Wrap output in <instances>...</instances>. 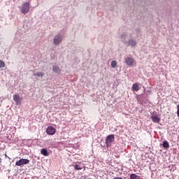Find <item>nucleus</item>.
<instances>
[{"label": "nucleus", "mask_w": 179, "mask_h": 179, "mask_svg": "<svg viewBox=\"0 0 179 179\" xmlns=\"http://www.w3.org/2000/svg\"><path fill=\"white\" fill-rule=\"evenodd\" d=\"M52 71L55 72V73H57V75L61 73V69L59 66L54 65L52 66Z\"/></svg>", "instance_id": "10"}, {"label": "nucleus", "mask_w": 179, "mask_h": 179, "mask_svg": "<svg viewBox=\"0 0 179 179\" xmlns=\"http://www.w3.org/2000/svg\"><path fill=\"white\" fill-rule=\"evenodd\" d=\"M121 39L124 45H128V41L127 40V35L124 33L121 35Z\"/></svg>", "instance_id": "12"}, {"label": "nucleus", "mask_w": 179, "mask_h": 179, "mask_svg": "<svg viewBox=\"0 0 179 179\" xmlns=\"http://www.w3.org/2000/svg\"><path fill=\"white\" fill-rule=\"evenodd\" d=\"M128 46H131V48H134V46H136L137 45V41L135 39H133L131 38V39L128 40Z\"/></svg>", "instance_id": "7"}, {"label": "nucleus", "mask_w": 179, "mask_h": 179, "mask_svg": "<svg viewBox=\"0 0 179 179\" xmlns=\"http://www.w3.org/2000/svg\"><path fill=\"white\" fill-rule=\"evenodd\" d=\"M33 76L34 77H43L44 73L43 72H34Z\"/></svg>", "instance_id": "13"}, {"label": "nucleus", "mask_w": 179, "mask_h": 179, "mask_svg": "<svg viewBox=\"0 0 179 179\" xmlns=\"http://www.w3.org/2000/svg\"><path fill=\"white\" fill-rule=\"evenodd\" d=\"M117 62L116 60H113L111 62V66L115 69L117 66Z\"/></svg>", "instance_id": "17"}, {"label": "nucleus", "mask_w": 179, "mask_h": 179, "mask_svg": "<svg viewBox=\"0 0 179 179\" xmlns=\"http://www.w3.org/2000/svg\"><path fill=\"white\" fill-rule=\"evenodd\" d=\"M13 101H15L16 104L20 105L22 103V98L19 96V94L13 95Z\"/></svg>", "instance_id": "6"}, {"label": "nucleus", "mask_w": 179, "mask_h": 179, "mask_svg": "<svg viewBox=\"0 0 179 179\" xmlns=\"http://www.w3.org/2000/svg\"><path fill=\"white\" fill-rule=\"evenodd\" d=\"M6 66V64L5 62H3V60H0V67L1 68H3Z\"/></svg>", "instance_id": "19"}, {"label": "nucleus", "mask_w": 179, "mask_h": 179, "mask_svg": "<svg viewBox=\"0 0 179 179\" xmlns=\"http://www.w3.org/2000/svg\"><path fill=\"white\" fill-rule=\"evenodd\" d=\"M29 163H30L29 159H27L26 158H21L19 161H17L15 162V166H24L26 164H29Z\"/></svg>", "instance_id": "4"}, {"label": "nucleus", "mask_w": 179, "mask_h": 179, "mask_svg": "<svg viewBox=\"0 0 179 179\" xmlns=\"http://www.w3.org/2000/svg\"><path fill=\"white\" fill-rule=\"evenodd\" d=\"M48 135H55L56 133V129L54 127H48L46 129Z\"/></svg>", "instance_id": "5"}, {"label": "nucleus", "mask_w": 179, "mask_h": 179, "mask_svg": "<svg viewBox=\"0 0 179 179\" xmlns=\"http://www.w3.org/2000/svg\"><path fill=\"white\" fill-rule=\"evenodd\" d=\"M125 63L127 64V65H129V66H131L133 65V64L134 63V59L127 57L125 59Z\"/></svg>", "instance_id": "8"}, {"label": "nucleus", "mask_w": 179, "mask_h": 179, "mask_svg": "<svg viewBox=\"0 0 179 179\" xmlns=\"http://www.w3.org/2000/svg\"><path fill=\"white\" fill-rule=\"evenodd\" d=\"M115 141V135L108 134L106 138V143L107 147H111L113 142Z\"/></svg>", "instance_id": "3"}, {"label": "nucleus", "mask_w": 179, "mask_h": 179, "mask_svg": "<svg viewBox=\"0 0 179 179\" xmlns=\"http://www.w3.org/2000/svg\"><path fill=\"white\" fill-rule=\"evenodd\" d=\"M21 13L27 14L30 10V3L29 2H24L20 7Z\"/></svg>", "instance_id": "2"}, {"label": "nucleus", "mask_w": 179, "mask_h": 179, "mask_svg": "<svg viewBox=\"0 0 179 179\" xmlns=\"http://www.w3.org/2000/svg\"><path fill=\"white\" fill-rule=\"evenodd\" d=\"M88 179H92V178H88Z\"/></svg>", "instance_id": "22"}, {"label": "nucleus", "mask_w": 179, "mask_h": 179, "mask_svg": "<svg viewBox=\"0 0 179 179\" xmlns=\"http://www.w3.org/2000/svg\"><path fill=\"white\" fill-rule=\"evenodd\" d=\"M41 154L43 155V156H48V155H49L47 149L41 150Z\"/></svg>", "instance_id": "16"}, {"label": "nucleus", "mask_w": 179, "mask_h": 179, "mask_svg": "<svg viewBox=\"0 0 179 179\" xmlns=\"http://www.w3.org/2000/svg\"><path fill=\"white\" fill-rule=\"evenodd\" d=\"M65 33H66V29L63 28L58 34L55 35L53 39V44L54 45H59L62 43V40L64 39V36Z\"/></svg>", "instance_id": "1"}, {"label": "nucleus", "mask_w": 179, "mask_h": 179, "mask_svg": "<svg viewBox=\"0 0 179 179\" xmlns=\"http://www.w3.org/2000/svg\"><path fill=\"white\" fill-rule=\"evenodd\" d=\"M162 146L166 149H168L169 148H170V144L169 142H167V141H164L162 143Z\"/></svg>", "instance_id": "15"}, {"label": "nucleus", "mask_w": 179, "mask_h": 179, "mask_svg": "<svg viewBox=\"0 0 179 179\" xmlns=\"http://www.w3.org/2000/svg\"><path fill=\"white\" fill-rule=\"evenodd\" d=\"M74 168L76 170H82L83 169L82 166H80V165H78V164H76L74 166Z\"/></svg>", "instance_id": "18"}, {"label": "nucleus", "mask_w": 179, "mask_h": 179, "mask_svg": "<svg viewBox=\"0 0 179 179\" xmlns=\"http://www.w3.org/2000/svg\"><path fill=\"white\" fill-rule=\"evenodd\" d=\"M131 89H133V91L138 92V91H139V90H141V87H139L138 83H135L131 86Z\"/></svg>", "instance_id": "11"}, {"label": "nucleus", "mask_w": 179, "mask_h": 179, "mask_svg": "<svg viewBox=\"0 0 179 179\" xmlns=\"http://www.w3.org/2000/svg\"><path fill=\"white\" fill-rule=\"evenodd\" d=\"M177 115L179 117V104L177 105Z\"/></svg>", "instance_id": "20"}, {"label": "nucleus", "mask_w": 179, "mask_h": 179, "mask_svg": "<svg viewBox=\"0 0 179 179\" xmlns=\"http://www.w3.org/2000/svg\"><path fill=\"white\" fill-rule=\"evenodd\" d=\"M113 179H123V178H122V177L118 176V177H113Z\"/></svg>", "instance_id": "21"}, {"label": "nucleus", "mask_w": 179, "mask_h": 179, "mask_svg": "<svg viewBox=\"0 0 179 179\" xmlns=\"http://www.w3.org/2000/svg\"><path fill=\"white\" fill-rule=\"evenodd\" d=\"M151 120H152V122L154 123H159L160 122V118L159 116H157V115H155L153 114L152 116H151Z\"/></svg>", "instance_id": "9"}, {"label": "nucleus", "mask_w": 179, "mask_h": 179, "mask_svg": "<svg viewBox=\"0 0 179 179\" xmlns=\"http://www.w3.org/2000/svg\"><path fill=\"white\" fill-rule=\"evenodd\" d=\"M130 179H141V176H138L136 173H131L130 175Z\"/></svg>", "instance_id": "14"}]
</instances>
